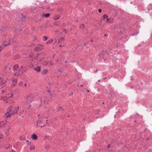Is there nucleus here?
I'll list each match as a JSON object with an SVG mask.
<instances>
[{"label":"nucleus","mask_w":152,"mask_h":152,"mask_svg":"<svg viewBox=\"0 0 152 152\" xmlns=\"http://www.w3.org/2000/svg\"><path fill=\"white\" fill-rule=\"evenodd\" d=\"M18 107L15 109L13 107H10L8 109L7 113H5V115L7 116V118L10 117L11 115L16 113L17 110H18Z\"/></svg>","instance_id":"obj_1"},{"label":"nucleus","mask_w":152,"mask_h":152,"mask_svg":"<svg viewBox=\"0 0 152 152\" xmlns=\"http://www.w3.org/2000/svg\"><path fill=\"white\" fill-rule=\"evenodd\" d=\"M26 70V69L25 67H24L23 66H21V67L18 70V72H14L13 75L15 76L20 75L25 72Z\"/></svg>","instance_id":"obj_2"},{"label":"nucleus","mask_w":152,"mask_h":152,"mask_svg":"<svg viewBox=\"0 0 152 152\" xmlns=\"http://www.w3.org/2000/svg\"><path fill=\"white\" fill-rule=\"evenodd\" d=\"M6 78H3V77H0V85L1 88H3L4 86V84L7 81Z\"/></svg>","instance_id":"obj_3"},{"label":"nucleus","mask_w":152,"mask_h":152,"mask_svg":"<svg viewBox=\"0 0 152 152\" xmlns=\"http://www.w3.org/2000/svg\"><path fill=\"white\" fill-rule=\"evenodd\" d=\"M13 95L12 94H8V96H6L4 97H2L1 99L3 100L5 103H7L8 101L10 98H11L12 96Z\"/></svg>","instance_id":"obj_4"},{"label":"nucleus","mask_w":152,"mask_h":152,"mask_svg":"<svg viewBox=\"0 0 152 152\" xmlns=\"http://www.w3.org/2000/svg\"><path fill=\"white\" fill-rule=\"evenodd\" d=\"M43 48V46L42 45H39L34 48V50L35 51L38 52L42 49Z\"/></svg>","instance_id":"obj_5"},{"label":"nucleus","mask_w":152,"mask_h":152,"mask_svg":"<svg viewBox=\"0 0 152 152\" xmlns=\"http://www.w3.org/2000/svg\"><path fill=\"white\" fill-rule=\"evenodd\" d=\"M18 81L17 79L15 78L14 77H12L11 78V81L12 83V86H15L16 83H17Z\"/></svg>","instance_id":"obj_6"},{"label":"nucleus","mask_w":152,"mask_h":152,"mask_svg":"<svg viewBox=\"0 0 152 152\" xmlns=\"http://www.w3.org/2000/svg\"><path fill=\"white\" fill-rule=\"evenodd\" d=\"M32 96L31 95H28L26 97L28 102L31 103L32 101Z\"/></svg>","instance_id":"obj_7"},{"label":"nucleus","mask_w":152,"mask_h":152,"mask_svg":"<svg viewBox=\"0 0 152 152\" xmlns=\"http://www.w3.org/2000/svg\"><path fill=\"white\" fill-rule=\"evenodd\" d=\"M18 65L16 64L14 66V67L13 68V70L14 71L13 74H14V72H18Z\"/></svg>","instance_id":"obj_8"},{"label":"nucleus","mask_w":152,"mask_h":152,"mask_svg":"<svg viewBox=\"0 0 152 152\" xmlns=\"http://www.w3.org/2000/svg\"><path fill=\"white\" fill-rule=\"evenodd\" d=\"M6 123L3 121L0 122V128H3L4 127Z\"/></svg>","instance_id":"obj_9"},{"label":"nucleus","mask_w":152,"mask_h":152,"mask_svg":"<svg viewBox=\"0 0 152 152\" xmlns=\"http://www.w3.org/2000/svg\"><path fill=\"white\" fill-rule=\"evenodd\" d=\"M34 69L37 72H39L40 71V68L39 66H37L36 68L34 67Z\"/></svg>","instance_id":"obj_10"},{"label":"nucleus","mask_w":152,"mask_h":152,"mask_svg":"<svg viewBox=\"0 0 152 152\" xmlns=\"http://www.w3.org/2000/svg\"><path fill=\"white\" fill-rule=\"evenodd\" d=\"M60 17L59 15H57L54 16L53 18L55 20H57L59 19Z\"/></svg>","instance_id":"obj_11"},{"label":"nucleus","mask_w":152,"mask_h":152,"mask_svg":"<svg viewBox=\"0 0 152 152\" xmlns=\"http://www.w3.org/2000/svg\"><path fill=\"white\" fill-rule=\"evenodd\" d=\"M31 138L34 140H36L37 139V137L36 135L34 134L32 135V136L31 137Z\"/></svg>","instance_id":"obj_12"},{"label":"nucleus","mask_w":152,"mask_h":152,"mask_svg":"<svg viewBox=\"0 0 152 152\" xmlns=\"http://www.w3.org/2000/svg\"><path fill=\"white\" fill-rule=\"evenodd\" d=\"M50 16L49 13H47L46 14H43L42 15V16L45 17V18H48Z\"/></svg>","instance_id":"obj_13"},{"label":"nucleus","mask_w":152,"mask_h":152,"mask_svg":"<svg viewBox=\"0 0 152 152\" xmlns=\"http://www.w3.org/2000/svg\"><path fill=\"white\" fill-rule=\"evenodd\" d=\"M30 145V149L31 151L34 150L35 149V146L32 145Z\"/></svg>","instance_id":"obj_14"},{"label":"nucleus","mask_w":152,"mask_h":152,"mask_svg":"<svg viewBox=\"0 0 152 152\" xmlns=\"http://www.w3.org/2000/svg\"><path fill=\"white\" fill-rule=\"evenodd\" d=\"M23 83L22 81H20L18 84V86L19 87H21L23 86Z\"/></svg>","instance_id":"obj_15"},{"label":"nucleus","mask_w":152,"mask_h":152,"mask_svg":"<svg viewBox=\"0 0 152 152\" xmlns=\"http://www.w3.org/2000/svg\"><path fill=\"white\" fill-rule=\"evenodd\" d=\"M42 123V121L41 120H40L39 119L38 120V121L37 122V126H38V125L39 124H40Z\"/></svg>","instance_id":"obj_16"},{"label":"nucleus","mask_w":152,"mask_h":152,"mask_svg":"<svg viewBox=\"0 0 152 152\" xmlns=\"http://www.w3.org/2000/svg\"><path fill=\"white\" fill-rule=\"evenodd\" d=\"M20 57V56L19 55H16L14 56V59H16L19 58Z\"/></svg>","instance_id":"obj_17"},{"label":"nucleus","mask_w":152,"mask_h":152,"mask_svg":"<svg viewBox=\"0 0 152 152\" xmlns=\"http://www.w3.org/2000/svg\"><path fill=\"white\" fill-rule=\"evenodd\" d=\"M5 42H3L2 43V45L4 46V47H6L8 45H9L10 44V42H9L7 43V44H5L4 43Z\"/></svg>","instance_id":"obj_18"},{"label":"nucleus","mask_w":152,"mask_h":152,"mask_svg":"<svg viewBox=\"0 0 152 152\" xmlns=\"http://www.w3.org/2000/svg\"><path fill=\"white\" fill-rule=\"evenodd\" d=\"M53 40L52 39L49 40L48 42H47V44H50L52 42Z\"/></svg>","instance_id":"obj_19"},{"label":"nucleus","mask_w":152,"mask_h":152,"mask_svg":"<svg viewBox=\"0 0 152 152\" xmlns=\"http://www.w3.org/2000/svg\"><path fill=\"white\" fill-rule=\"evenodd\" d=\"M84 25L83 24H81L80 25L79 28L81 29H83L84 27Z\"/></svg>","instance_id":"obj_20"},{"label":"nucleus","mask_w":152,"mask_h":152,"mask_svg":"<svg viewBox=\"0 0 152 152\" xmlns=\"http://www.w3.org/2000/svg\"><path fill=\"white\" fill-rule=\"evenodd\" d=\"M14 92L15 94H17L19 92V89L18 88L15 89L14 90Z\"/></svg>","instance_id":"obj_21"},{"label":"nucleus","mask_w":152,"mask_h":152,"mask_svg":"<svg viewBox=\"0 0 152 152\" xmlns=\"http://www.w3.org/2000/svg\"><path fill=\"white\" fill-rule=\"evenodd\" d=\"M108 16L106 14H105L103 15V18H104L107 19Z\"/></svg>","instance_id":"obj_22"},{"label":"nucleus","mask_w":152,"mask_h":152,"mask_svg":"<svg viewBox=\"0 0 152 152\" xmlns=\"http://www.w3.org/2000/svg\"><path fill=\"white\" fill-rule=\"evenodd\" d=\"M47 72H48V71L47 70H46V69L42 71V73L43 74H45Z\"/></svg>","instance_id":"obj_23"},{"label":"nucleus","mask_w":152,"mask_h":152,"mask_svg":"<svg viewBox=\"0 0 152 152\" xmlns=\"http://www.w3.org/2000/svg\"><path fill=\"white\" fill-rule=\"evenodd\" d=\"M43 39L44 41H45L46 40H47V39H48V38H47V37L45 36H44L43 37Z\"/></svg>","instance_id":"obj_24"},{"label":"nucleus","mask_w":152,"mask_h":152,"mask_svg":"<svg viewBox=\"0 0 152 152\" xmlns=\"http://www.w3.org/2000/svg\"><path fill=\"white\" fill-rule=\"evenodd\" d=\"M25 19V16H24L22 18H21V20H22V21H24V20Z\"/></svg>","instance_id":"obj_25"},{"label":"nucleus","mask_w":152,"mask_h":152,"mask_svg":"<svg viewBox=\"0 0 152 152\" xmlns=\"http://www.w3.org/2000/svg\"><path fill=\"white\" fill-rule=\"evenodd\" d=\"M26 142H27V144H29V145H31V143L29 142L27 140L26 141Z\"/></svg>","instance_id":"obj_26"},{"label":"nucleus","mask_w":152,"mask_h":152,"mask_svg":"<svg viewBox=\"0 0 152 152\" xmlns=\"http://www.w3.org/2000/svg\"><path fill=\"white\" fill-rule=\"evenodd\" d=\"M26 83L24 84L23 86V88H24L26 87Z\"/></svg>","instance_id":"obj_27"},{"label":"nucleus","mask_w":152,"mask_h":152,"mask_svg":"<svg viewBox=\"0 0 152 152\" xmlns=\"http://www.w3.org/2000/svg\"><path fill=\"white\" fill-rule=\"evenodd\" d=\"M58 109L59 110H60V109H61L62 110H64V109H63L62 107H59Z\"/></svg>","instance_id":"obj_28"},{"label":"nucleus","mask_w":152,"mask_h":152,"mask_svg":"<svg viewBox=\"0 0 152 152\" xmlns=\"http://www.w3.org/2000/svg\"><path fill=\"white\" fill-rule=\"evenodd\" d=\"M10 129V126H8L7 127V130H9Z\"/></svg>","instance_id":"obj_29"},{"label":"nucleus","mask_w":152,"mask_h":152,"mask_svg":"<svg viewBox=\"0 0 152 152\" xmlns=\"http://www.w3.org/2000/svg\"><path fill=\"white\" fill-rule=\"evenodd\" d=\"M98 11L99 12L101 13L102 11V10L101 9H99L98 10Z\"/></svg>","instance_id":"obj_30"},{"label":"nucleus","mask_w":152,"mask_h":152,"mask_svg":"<svg viewBox=\"0 0 152 152\" xmlns=\"http://www.w3.org/2000/svg\"><path fill=\"white\" fill-rule=\"evenodd\" d=\"M39 54H36V58L38 56H39Z\"/></svg>","instance_id":"obj_31"},{"label":"nucleus","mask_w":152,"mask_h":152,"mask_svg":"<svg viewBox=\"0 0 152 152\" xmlns=\"http://www.w3.org/2000/svg\"><path fill=\"white\" fill-rule=\"evenodd\" d=\"M45 124H44V125H43V126H40V127H41V128H42V127H45Z\"/></svg>","instance_id":"obj_32"},{"label":"nucleus","mask_w":152,"mask_h":152,"mask_svg":"<svg viewBox=\"0 0 152 152\" xmlns=\"http://www.w3.org/2000/svg\"><path fill=\"white\" fill-rule=\"evenodd\" d=\"M64 32H65V33H66V32H66V30L65 29V30H64Z\"/></svg>","instance_id":"obj_33"},{"label":"nucleus","mask_w":152,"mask_h":152,"mask_svg":"<svg viewBox=\"0 0 152 152\" xmlns=\"http://www.w3.org/2000/svg\"><path fill=\"white\" fill-rule=\"evenodd\" d=\"M110 144H108V145H107V147H108V148H110Z\"/></svg>","instance_id":"obj_34"},{"label":"nucleus","mask_w":152,"mask_h":152,"mask_svg":"<svg viewBox=\"0 0 152 152\" xmlns=\"http://www.w3.org/2000/svg\"><path fill=\"white\" fill-rule=\"evenodd\" d=\"M109 19L107 18V22L109 23Z\"/></svg>","instance_id":"obj_35"},{"label":"nucleus","mask_w":152,"mask_h":152,"mask_svg":"<svg viewBox=\"0 0 152 152\" xmlns=\"http://www.w3.org/2000/svg\"><path fill=\"white\" fill-rule=\"evenodd\" d=\"M1 49H0V52L1 51V49H2L1 46H0Z\"/></svg>","instance_id":"obj_36"},{"label":"nucleus","mask_w":152,"mask_h":152,"mask_svg":"<svg viewBox=\"0 0 152 152\" xmlns=\"http://www.w3.org/2000/svg\"><path fill=\"white\" fill-rule=\"evenodd\" d=\"M3 137V136H1H1H0V139H2V137Z\"/></svg>","instance_id":"obj_37"},{"label":"nucleus","mask_w":152,"mask_h":152,"mask_svg":"<svg viewBox=\"0 0 152 152\" xmlns=\"http://www.w3.org/2000/svg\"><path fill=\"white\" fill-rule=\"evenodd\" d=\"M10 152H15V151L13 150H12Z\"/></svg>","instance_id":"obj_38"},{"label":"nucleus","mask_w":152,"mask_h":152,"mask_svg":"<svg viewBox=\"0 0 152 152\" xmlns=\"http://www.w3.org/2000/svg\"><path fill=\"white\" fill-rule=\"evenodd\" d=\"M104 36L105 37H106V36H107V34H104Z\"/></svg>","instance_id":"obj_39"},{"label":"nucleus","mask_w":152,"mask_h":152,"mask_svg":"<svg viewBox=\"0 0 152 152\" xmlns=\"http://www.w3.org/2000/svg\"><path fill=\"white\" fill-rule=\"evenodd\" d=\"M72 94H73V93H71V94H69V95H70V96H71V95H72Z\"/></svg>","instance_id":"obj_40"},{"label":"nucleus","mask_w":152,"mask_h":152,"mask_svg":"<svg viewBox=\"0 0 152 152\" xmlns=\"http://www.w3.org/2000/svg\"><path fill=\"white\" fill-rule=\"evenodd\" d=\"M31 107V104H30L29 105V108L30 107Z\"/></svg>","instance_id":"obj_41"},{"label":"nucleus","mask_w":152,"mask_h":152,"mask_svg":"<svg viewBox=\"0 0 152 152\" xmlns=\"http://www.w3.org/2000/svg\"><path fill=\"white\" fill-rule=\"evenodd\" d=\"M54 119H55V120H57V118H54Z\"/></svg>","instance_id":"obj_42"},{"label":"nucleus","mask_w":152,"mask_h":152,"mask_svg":"<svg viewBox=\"0 0 152 152\" xmlns=\"http://www.w3.org/2000/svg\"><path fill=\"white\" fill-rule=\"evenodd\" d=\"M106 78H106V77H105V78H104V80H105V79H106Z\"/></svg>","instance_id":"obj_43"},{"label":"nucleus","mask_w":152,"mask_h":152,"mask_svg":"<svg viewBox=\"0 0 152 152\" xmlns=\"http://www.w3.org/2000/svg\"><path fill=\"white\" fill-rule=\"evenodd\" d=\"M98 82H100V80H98Z\"/></svg>","instance_id":"obj_44"},{"label":"nucleus","mask_w":152,"mask_h":152,"mask_svg":"<svg viewBox=\"0 0 152 152\" xmlns=\"http://www.w3.org/2000/svg\"><path fill=\"white\" fill-rule=\"evenodd\" d=\"M87 91L88 92H89V90H87Z\"/></svg>","instance_id":"obj_45"},{"label":"nucleus","mask_w":152,"mask_h":152,"mask_svg":"<svg viewBox=\"0 0 152 152\" xmlns=\"http://www.w3.org/2000/svg\"><path fill=\"white\" fill-rule=\"evenodd\" d=\"M48 91L49 92H50V90H48Z\"/></svg>","instance_id":"obj_46"},{"label":"nucleus","mask_w":152,"mask_h":152,"mask_svg":"<svg viewBox=\"0 0 152 152\" xmlns=\"http://www.w3.org/2000/svg\"><path fill=\"white\" fill-rule=\"evenodd\" d=\"M46 123L47 124V122L48 121V120H46Z\"/></svg>","instance_id":"obj_47"},{"label":"nucleus","mask_w":152,"mask_h":152,"mask_svg":"<svg viewBox=\"0 0 152 152\" xmlns=\"http://www.w3.org/2000/svg\"><path fill=\"white\" fill-rule=\"evenodd\" d=\"M134 35H135V34H132V36H133Z\"/></svg>","instance_id":"obj_48"},{"label":"nucleus","mask_w":152,"mask_h":152,"mask_svg":"<svg viewBox=\"0 0 152 152\" xmlns=\"http://www.w3.org/2000/svg\"><path fill=\"white\" fill-rule=\"evenodd\" d=\"M58 61V59L56 60V61Z\"/></svg>","instance_id":"obj_49"},{"label":"nucleus","mask_w":152,"mask_h":152,"mask_svg":"<svg viewBox=\"0 0 152 152\" xmlns=\"http://www.w3.org/2000/svg\"><path fill=\"white\" fill-rule=\"evenodd\" d=\"M139 47H140V46H141V45H139Z\"/></svg>","instance_id":"obj_50"},{"label":"nucleus","mask_w":152,"mask_h":152,"mask_svg":"<svg viewBox=\"0 0 152 152\" xmlns=\"http://www.w3.org/2000/svg\"><path fill=\"white\" fill-rule=\"evenodd\" d=\"M59 46L61 47V45H59Z\"/></svg>","instance_id":"obj_51"},{"label":"nucleus","mask_w":152,"mask_h":152,"mask_svg":"<svg viewBox=\"0 0 152 152\" xmlns=\"http://www.w3.org/2000/svg\"><path fill=\"white\" fill-rule=\"evenodd\" d=\"M97 71H98V70H96V72H97Z\"/></svg>","instance_id":"obj_52"},{"label":"nucleus","mask_w":152,"mask_h":152,"mask_svg":"<svg viewBox=\"0 0 152 152\" xmlns=\"http://www.w3.org/2000/svg\"><path fill=\"white\" fill-rule=\"evenodd\" d=\"M65 63H67V62L66 61H65Z\"/></svg>","instance_id":"obj_53"},{"label":"nucleus","mask_w":152,"mask_h":152,"mask_svg":"<svg viewBox=\"0 0 152 152\" xmlns=\"http://www.w3.org/2000/svg\"><path fill=\"white\" fill-rule=\"evenodd\" d=\"M83 86L82 85H81V86Z\"/></svg>","instance_id":"obj_54"},{"label":"nucleus","mask_w":152,"mask_h":152,"mask_svg":"<svg viewBox=\"0 0 152 152\" xmlns=\"http://www.w3.org/2000/svg\"><path fill=\"white\" fill-rule=\"evenodd\" d=\"M102 104H104V102H103Z\"/></svg>","instance_id":"obj_55"}]
</instances>
